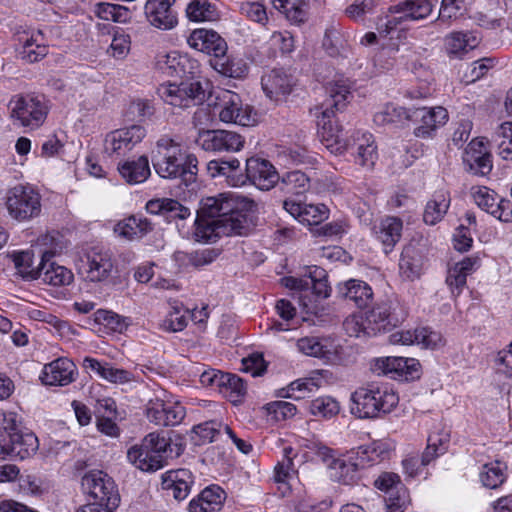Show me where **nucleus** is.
Segmentation results:
<instances>
[{"label": "nucleus", "mask_w": 512, "mask_h": 512, "mask_svg": "<svg viewBox=\"0 0 512 512\" xmlns=\"http://www.w3.org/2000/svg\"><path fill=\"white\" fill-rule=\"evenodd\" d=\"M208 174L212 178L222 177L225 182L232 187L244 186L243 172L240 169V162L238 159L225 160H211L207 164Z\"/></svg>", "instance_id": "473e14b6"}, {"label": "nucleus", "mask_w": 512, "mask_h": 512, "mask_svg": "<svg viewBox=\"0 0 512 512\" xmlns=\"http://www.w3.org/2000/svg\"><path fill=\"white\" fill-rule=\"evenodd\" d=\"M338 402L331 397H319L309 403V411L313 416L328 418L339 412Z\"/></svg>", "instance_id": "13d9d810"}, {"label": "nucleus", "mask_w": 512, "mask_h": 512, "mask_svg": "<svg viewBox=\"0 0 512 512\" xmlns=\"http://www.w3.org/2000/svg\"><path fill=\"white\" fill-rule=\"evenodd\" d=\"M187 313L189 311L184 309L182 304L175 303L163 320V329L169 332L182 331L187 326Z\"/></svg>", "instance_id": "5fc2aeb1"}, {"label": "nucleus", "mask_w": 512, "mask_h": 512, "mask_svg": "<svg viewBox=\"0 0 512 512\" xmlns=\"http://www.w3.org/2000/svg\"><path fill=\"white\" fill-rule=\"evenodd\" d=\"M244 185L247 182L260 190H270L279 181L280 176L272 163L264 158L250 157L246 160Z\"/></svg>", "instance_id": "dca6fc26"}, {"label": "nucleus", "mask_w": 512, "mask_h": 512, "mask_svg": "<svg viewBox=\"0 0 512 512\" xmlns=\"http://www.w3.org/2000/svg\"><path fill=\"white\" fill-rule=\"evenodd\" d=\"M449 208V200L444 193H437L433 199L427 202L423 220L426 224L435 225L446 214Z\"/></svg>", "instance_id": "c03bdc74"}, {"label": "nucleus", "mask_w": 512, "mask_h": 512, "mask_svg": "<svg viewBox=\"0 0 512 512\" xmlns=\"http://www.w3.org/2000/svg\"><path fill=\"white\" fill-rule=\"evenodd\" d=\"M10 115L14 125L34 130L44 123L47 107L38 97L16 96L10 101Z\"/></svg>", "instance_id": "1a4fd4ad"}, {"label": "nucleus", "mask_w": 512, "mask_h": 512, "mask_svg": "<svg viewBox=\"0 0 512 512\" xmlns=\"http://www.w3.org/2000/svg\"><path fill=\"white\" fill-rule=\"evenodd\" d=\"M6 207L17 221H27L41 212V196L32 187L17 185L7 192Z\"/></svg>", "instance_id": "6e6552de"}, {"label": "nucleus", "mask_w": 512, "mask_h": 512, "mask_svg": "<svg viewBox=\"0 0 512 512\" xmlns=\"http://www.w3.org/2000/svg\"><path fill=\"white\" fill-rule=\"evenodd\" d=\"M348 142H350L348 149L355 150L353 152L355 163L367 169L373 168L378 158L373 135L368 132L356 131Z\"/></svg>", "instance_id": "412c9836"}, {"label": "nucleus", "mask_w": 512, "mask_h": 512, "mask_svg": "<svg viewBox=\"0 0 512 512\" xmlns=\"http://www.w3.org/2000/svg\"><path fill=\"white\" fill-rule=\"evenodd\" d=\"M317 385L312 379H298L290 383L287 388L283 389V397L300 400L308 397Z\"/></svg>", "instance_id": "052dcab7"}, {"label": "nucleus", "mask_w": 512, "mask_h": 512, "mask_svg": "<svg viewBox=\"0 0 512 512\" xmlns=\"http://www.w3.org/2000/svg\"><path fill=\"white\" fill-rule=\"evenodd\" d=\"M402 229V220L393 216L385 217L378 224L374 225V234L383 245L386 254L399 242Z\"/></svg>", "instance_id": "72a5a7b5"}, {"label": "nucleus", "mask_w": 512, "mask_h": 512, "mask_svg": "<svg viewBox=\"0 0 512 512\" xmlns=\"http://www.w3.org/2000/svg\"><path fill=\"white\" fill-rule=\"evenodd\" d=\"M186 14L194 22L214 21L218 18L215 6L208 0H192L186 8Z\"/></svg>", "instance_id": "a18cd8bd"}, {"label": "nucleus", "mask_w": 512, "mask_h": 512, "mask_svg": "<svg viewBox=\"0 0 512 512\" xmlns=\"http://www.w3.org/2000/svg\"><path fill=\"white\" fill-rule=\"evenodd\" d=\"M53 256V253L50 251H45L42 254L38 279L54 286L69 285L73 281V273L66 267L51 262Z\"/></svg>", "instance_id": "cd10ccee"}, {"label": "nucleus", "mask_w": 512, "mask_h": 512, "mask_svg": "<svg viewBox=\"0 0 512 512\" xmlns=\"http://www.w3.org/2000/svg\"><path fill=\"white\" fill-rule=\"evenodd\" d=\"M297 348L305 355L325 358L331 354V344L327 339L303 337L297 341Z\"/></svg>", "instance_id": "49530a36"}, {"label": "nucleus", "mask_w": 512, "mask_h": 512, "mask_svg": "<svg viewBox=\"0 0 512 512\" xmlns=\"http://www.w3.org/2000/svg\"><path fill=\"white\" fill-rule=\"evenodd\" d=\"M81 485L93 500L118 508L120 495L117 486L105 472L100 470L87 472L82 477Z\"/></svg>", "instance_id": "9b49d317"}, {"label": "nucleus", "mask_w": 512, "mask_h": 512, "mask_svg": "<svg viewBox=\"0 0 512 512\" xmlns=\"http://www.w3.org/2000/svg\"><path fill=\"white\" fill-rule=\"evenodd\" d=\"M388 302L377 304L366 315L368 336L388 331L403 320L399 317Z\"/></svg>", "instance_id": "4be33fe9"}, {"label": "nucleus", "mask_w": 512, "mask_h": 512, "mask_svg": "<svg viewBox=\"0 0 512 512\" xmlns=\"http://www.w3.org/2000/svg\"><path fill=\"white\" fill-rule=\"evenodd\" d=\"M158 93L164 102L179 108L202 105L207 97V89L202 82L191 79L181 81L179 84L162 85Z\"/></svg>", "instance_id": "0eeeda50"}, {"label": "nucleus", "mask_w": 512, "mask_h": 512, "mask_svg": "<svg viewBox=\"0 0 512 512\" xmlns=\"http://www.w3.org/2000/svg\"><path fill=\"white\" fill-rule=\"evenodd\" d=\"M119 173L129 184H139L150 176L149 160L147 156H140L137 160L125 161L118 166Z\"/></svg>", "instance_id": "c9c22d12"}, {"label": "nucleus", "mask_w": 512, "mask_h": 512, "mask_svg": "<svg viewBox=\"0 0 512 512\" xmlns=\"http://www.w3.org/2000/svg\"><path fill=\"white\" fill-rule=\"evenodd\" d=\"M396 488L385 496L387 512H404L410 502L409 493L404 485H398Z\"/></svg>", "instance_id": "bf43d9fd"}, {"label": "nucleus", "mask_w": 512, "mask_h": 512, "mask_svg": "<svg viewBox=\"0 0 512 512\" xmlns=\"http://www.w3.org/2000/svg\"><path fill=\"white\" fill-rule=\"evenodd\" d=\"M152 165L161 178H181L185 183L194 181L198 171L196 156L187 153L180 141L169 135H162L156 141Z\"/></svg>", "instance_id": "f03ea898"}, {"label": "nucleus", "mask_w": 512, "mask_h": 512, "mask_svg": "<svg viewBox=\"0 0 512 512\" xmlns=\"http://www.w3.org/2000/svg\"><path fill=\"white\" fill-rule=\"evenodd\" d=\"M76 366L68 358H58L43 368L40 379L44 385L66 386L74 381Z\"/></svg>", "instance_id": "5701e85b"}, {"label": "nucleus", "mask_w": 512, "mask_h": 512, "mask_svg": "<svg viewBox=\"0 0 512 512\" xmlns=\"http://www.w3.org/2000/svg\"><path fill=\"white\" fill-rule=\"evenodd\" d=\"M193 484L194 476L187 469L171 470L162 475V489L177 501L187 498Z\"/></svg>", "instance_id": "a878e982"}, {"label": "nucleus", "mask_w": 512, "mask_h": 512, "mask_svg": "<svg viewBox=\"0 0 512 512\" xmlns=\"http://www.w3.org/2000/svg\"><path fill=\"white\" fill-rule=\"evenodd\" d=\"M268 411L274 415L277 421H280L293 417L297 412V408L294 404L287 401H275L269 404Z\"/></svg>", "instance_id": "69168bd1"}, {"label": "nucleus", "mask_w": 512, "mask_h": 512, "mask_svg": "<svg viewBox=\"0 0 512 512\" xmlns=\"http://www.w3.org/2000/svg\"><path fill=\"white\" fill-rule=\"evenodd\" d=\"M344 330L350 337L368 336L366 320L362 316L351 315L343 323Z\"/></svg>", "instance_id": "338daca9"}, {"label": "nucleus", "mask_w": 512, "mask_h": 512, "mask_svg": "<svg viewBox=\"0 0 512 512\" xmlns=\"http://www.w3.org/2000/svg\"><path fill=\"white\" fill-rule=\"evenodd\" d=\"M413 120L412 109H407L394 104L385 105L374 115L377 125L401 124Z\"/></svg>", "instance_id": "ea45409f"}, {"label": "nucleus", "mask_w": 512, "mask_h": 512, "mask_svg": "<svg viewBox=\"0 0 512 512\" xmlns=\"http://www.w3.org/2000/svg\"><path fill=\"white\" fill-rule=\"evenodd\" d=\"M179 454V447L172 445L168 432L161 431L149 433L140 445L129 448L127 459L136 468L150 472L161 469L169 458Z\"/></svg>", "instance_id": "20e7f679"}, {"label": "nucleus", "mask_w": 512, "mask_h": 512, "mask_svg": "<svg viewBox=\"0 0 512 512\" xmlns=\"http://www.w3.org/2000/svg\"><path fill=\"white\" fill-rule=\"evenodd\" d=\"M14 265L23 278L38 279L40 273V263L38 266H33V255L28 251H22L14 254Z\"/></svg>", "instance_id": "4d7b16f0"}, {"label": "nucleus", "mask_w": 512, "mask_h": 512, "mask_svg": "<svg viewBox=\"0 0 512 512\" xmlns=\"http://www.w3.org/2000/svg\"><path fill=\"white\" fill-rule=\"evenodd\" d=\"M506 468V464L499 460L484 464L480 472V481L483 486L489 489L499 487L506 479Z\"/></svg>", "instance_id": "79ce46f5"}, {"label": "nucleus", "mask_w": 512, "mask_h": 512, "mask_svg": "<svg viewBox=\"0 0 512 512\" xmlns=\"http://www.w3.org/2000/svg\"><path fill=\"white\" fill-rule=\"evenodd\" d=\"M112 256L108 251L92 249L82 259L80 272L91 282L105 281L113 270Z\"/></svg>", "instance_id": "a211bd4d"}, {"label": "nucleus", "mask_w": 512, "mask_h": 512, "mask_svg": "<svg viewBox=\"0 0 512 512\" xmlns=\"http://www.w3.org/2000/svg\"><path fill=\"white\" fill-rule=\"evenodd\" d=\"M390 455V447L387 442L384 441H374L369 445L361 446L356 450V456L359 457L360 460L364 461V466L368 462H379Z\"/></svg>", "instance_id": "8fccbe9b"}, {"label": "nucleus", "mask_w": 512, "mask_h": 512, "mask_svg": "<svg viewBox=\"0 0 512 512\" xmlns=\"http://www.w3.org/2000/svg\"><path fill=\"white\" fill-rule=\"evenodd\" d=\"M189 46L197 51L215 57L214 67L225 76L237 78L244 72L241 68H235L228 59L222 61L227 52L226 41L214 30L204 28L195 29L187 38Z\"/></svg>", "instance_id": "423d86ee"}, {"label": "nucleus", "mask_w": 512, "mask_h": 512, "mask_svg": "<svg viewBox=\"0 0 512 512\" xmlns=\"http://www.w3.org/2000/svg\"><path fill=\"white\" fill-rule=\"evenodd\" d=\"M145 136L146 130L140 125L116 129L106 135L104 151L109 156H124L139 144Z\"/></svg>", "instance_id": "ddd939ff"}, {"label": "nucleus", "mask_w": 512, "mask_h": 512, "mask_svg": "<svg viewBox=\"0 0 512 512\" xmlns=\"http://www.w3.org/2000/svg\"><path fill=\"white\" fill-rule=\"evenodd\" d=\"M351 401V413L365 419L390 413L397 406L399 397L388 384L370 383L358 388L351 395Z\"/></svg>", "instance_id": "39448f33"}, {"label": "nucleus", "mask_w": 512, "mask_h": 512, "mask_svg": "<svg viewBox=\"0 0 512 512\" xmlns=\"http://www.w3.org/2000/svg\"><path fill=\"white\" fill-rule=\"evenodd\" d=\"M432 12L429 0H405L389 8V13H402L404 20H421Z\"/></svg>", "instance_id": "e433bc0d"}, {"label": "nucleus", "mask_w": 512, "mask_h": 512, "mask_svg": "<svg viewBox=\"0 0 512 512\" xmlns=\"http://www.w3.org/2000/svg\"><path fill=\"white\" fill-rule=\"evenodd\" d=\"M468 170L475 175L485 176L492 170V155L483 141L473 139L467 146L463 157Z\"/></svg>", "instance_id": "b1692460"}, {"label": "nucleus", "mask_w": 512, "mask_h": 512, "mask_svg": "<svg viewBox=\"0 0 512 512\" xmlns=\"http://www.w3.org/2000/svg\"><path fill=\"white\" fill-rule=\"evenodd\" d=\"M175 0H148L145 14L150 24L161 30H170L177 24L176 13L172 9Z\"/></svg>", "instance_id": "393cba45"}, {"label": "nucleus", "mask_w": 512, "mask_h": 512, "mask_svg": "<svg viewBox=\"0 0 512 512\" xmlns=\"http://www.w3.org/2000/svg\"><path fill=\"white\" fill-rule=\"evenodd\" d=\"M38 448V438L32 432L22 431L10 435L7 431L0 430V458L10 456L23 460L35 454Z\"/></svg>", "instance_id": "4468645a"}, {"label": "nucleus", "mask_w": 512, "mask_h": 512, "mask_svg": "<svg viewBox=\"0 0 512 512\" xmlns=\"http://www.w3.org/2000/svg\"><path fill=\"white\" fill-rule=\"evenodd\" d=\"M261 85L267 97L278 101L281 97L290 94L294 86V80L284 70L272 69L262 76Z\"/></svg>", "instance_id": "bb28decb"}, {"label": "nucleus", "mask_w": 512, "mask_h": 512, "mask_svg": "<svg viewBox=\"0 0 512 512\" xmlns=\"http://www.w3.org/2000/svg\"><path fill=\"white\" fill-rule=\"evenodd\" d=\"M158 67L163 74L169 77L189 78L194 74L196 62L191 61L186 55L178 52H170L159 58Z\"/></svg>", "instance_id": "7c9ffc66"}, {"label": "nucleus", "mask_w": 512, "mask_h": 512, "mask_svg": "<svg viewBox=\"0 0 512 512\" xmlns=\"http://www.w3.org/2000/svg\"><path fill=\"white\" fill-rule=\"evenodd\" d=\"M412 115V121L419 120L420 122L414 129V135L422 139L433 138L437 129L448 121V112L442 106L416 108L412 110Z\"/></svg>", "instance_id": "f3484780"}, {"label": "nucleus", "mask_w": 512, "mask_h": 512, "mask_svg": "<svg viewBox=\"0 0 512 512\" xmlns=\"http://www.w3.org/2000/svg\"><path fill=\"white\" fill-rule=\"evenodd\" d=\"M223 423L217 420H208L192 428V440L196 445H204L217 441L222 437Z\"/></svg>", "instance_id": "a19ab883"}, {"label": "nucleus", "mask_w": 512, "mask_h": 512, "mask_svg": "<svg viewBox=\"0 0 512 512\" xmlns=\"http://www.w3.org/2000/svg\"><path fill=\"white\" fill-rule=\"evenodd\" d=\"M364 467L363 459L356 456V451H351L348 455L332 459L328 463V468L332 471V476L343 484H351L357 478V472Z\"/></svg>", "instance_id": "c85d7f7f"}, {"label": "nucleus", "mask_w": 512, "mask_h": 512, "mask_svg": "<svg viewBox=\"0 0 512 512\" xmlns=\"http://www.w3.org/2000/svg\"><path fill=\"white\" fill-rule=\"evenodd\" d=\"M219 392L227 397L232 403H237L246 393V386L243 380L234 374L224 373Z\"/></svg>", "instance_id": "09e8293b"}, {"label": "nucleus", "mask_w": 512, "mask_h": 512, "mask_svg": "<svg viewBox=\"0 0 512 512\" xmlns=\"http://www.w3.org/2000/svg\"><path fill=\"white\" fill-rule=\"evenodd\" d=\"M422 259L416 254L414 249L406 248L400 258L399 268L401 273L410 280H414L421 275Z\"/></svg>", "instance_id": "3c124183"}, {"label": "nucleus", "mask_w": 512, "mask_h": 512, "mask_svg": "<svg viewBox=\"0 0 512 512\" xmlns=\"http://www.w3.org/2000/svg\"><path fill=\"white\" fill-rule=\"evenodd\" d=\"M326 271L319 266L307 267L308 290L312 289L318 297L327 298L330 295L331 288L327 283Z\"/></svg>", "instance_id": "de8ad7c7"}, {"label": "nucleus", "mask_w": 512, "mask_h": 512, "mask_svg": "<svg viewBox=\"0 0 512 512\" xmlns=\"http://www.w3.org/2000/svg\"><path fill=\"white\" fill-rule=\"evenodd\" d=\"M186 410L180 403L165 402L160 399L150 400L146 416L150 422L159 426H175L185 417Z\"/></svg>", "instance_id": "6ab92c4d"}, {"label": "nucleus", "mask_w": 512, "mask_h": 512, "mask_svg": "<svg viewBox=\"0 0 512 512\" xmlns=\"http://www.w3.org/2000/svg\"><path fill=\"white\" fill-rule=\"evenodd\" d=\"M226 499L225 491L218 485H210L193 498L188 506L189 512H219Z\"/></svg>", "instance_id": "c756f323"}, {"label": "nucleus", "mask_w": 512, "mask_h": 512, "mask_svg": "<svg viewBox=\"0 0 512 512\" xmlns=\"http://www.w3.org/2000/svg\"><path fill=\"white\" fill-rule=\"evenodd\" d=\"M471 0H442L438 19L441 21L457 18L469 6Z\"/></svg>", "instance_id": "0e129e2a"}, {"label": "nucleus", "mask_w": 512, "mask_h": 512, "mask_svg": "<svg viewBox=\"0 0 512 512\" xmlns=\"http://www.w3.org/2000/svg\"><path fill=\"white\" fill-rule=\"evenodd\" d=\"M146 209L150 214H159L166 219H186L190 216V209L180 202L170 198L153 199L147 202Z\"/></svg>", "instance_id": "f704fd0d"}, {"label": "nucleus", "mask_w": 512, "mask_h": 512, "mask_svg": "<svg viewBox=\"0 0 512 512\" xmlns=\"http://www.w3.org/2000/svg\"><path fill=\"white\" fill-rule=\"evenodd\" d=\"M257 204L235 193L202 199L195 220L197 240L215 242L221 236L247 235L256 225Z\"/></svg>", "instance_id": "f257e3e1"}, {"label": "nucleus", "mask_w": 512, "mask_h": 512, "mask_svg": "<svg viewBox=\"0 0 512 512\" xmlns=\"http://www.w3.org/2000/svg\"><path fill=\"white\" fill-rule=\"evenodd\" d=\"M240 11L251 21L265 25L268 15L264 4L258 0H246L241 3Z\"/></svg>", "instance_id": "e2e57ef3"}, {"label": "nucleus", "mask_w": 512, "mask_h": 512, "mask_svg": "<svg viewBox=\"0 0 512 512\" xmlns=\"http://www.w3.org/2000/svg\"><path fill=\"white\" fill-rule=\"evenodd\" d=\"M152 230L151 222L141 216H130L119 222L114 231L127 239L139 238Z\"/></svg>", "instance_id": "58836bf2"}, {"label": "nucleus", "mask_w": 512, "mask_h": 512, "mask_svg": "<svg viewBox=\"0 0 512 512\" xmlns=\"http://www.w3.org/2000/svg\"><path fill=\"white\" fill-rule=\"evenodd\" d=\"M195 143L208 152H237L244 146V138L228 130H200Z\"/></svg>", "instance_id": "f8f14e48"}, {"label": "nucleus", "mask_w": 512, "mask_h": 512, "mask_svg": "<svg viewBox=\"0 0 512 512\" xmlns=\"http://www.w3.org/2000/svg\"><path fill=\"white\" fill-rule=\"evenodd\" d=\"M326 91L329 99L323 104L321 115L318 116L317 126L321 143L332 154L340 155L344 153L350 142L343 139L342 130L333 123V118L337 111L343 110L350 96V91L345 84H330Z\"/></svg>", "instance_id": "7ed1b4c3"}, {"label": "nucleus", "mask_w": 512, "mask_h": 512, "mask_svg": "<svg viewBox=\"0 0 512 512\" xmlns=\"http://www.w3.org/2000/svg\"><path fill=\"white\" fill-rule=\"evenodd\" d=\"M15 41L17 56L27 63L38 62L48 54V47L43 43L40 31L18 32Z\"/></svg>", "instance_id": "aec40b11"}, {"label": "nucleus", "mask_w": 512, "mask_h": 512, "mask_svg": "<svg viewBox=\"0 0 512 512\" xmlns=\"http://www.w3.org/2000/svg\"><path fill=\"white\" fill-rule=\"evenodd\" d=\"M498 154L504 160H512V122L502 123L496 131Z\"/></svg>", "instance_id": "6e6d98bb"}, {"label": "nucleus", "mask_w": 512, "mask_h": 512, "mask_svg": "<svg viewBox=\"0 0 512 512\" xmlns=\"http://www.w3.org/2000/svg\"><path fill=\"white\" fill-rule=\"evenodd\" d=\"M479 37L473 33L453 32L446 38V49L450 54H460L474 49Z\"/></svg>", "instance_id": "37998d69"}, {"label": "nucleus", "mask_w": 512, "mask_h": 512, "mask_svg": "<svg viewBox=\"0 0 512 512\" xmlns=\"http://www.w3.org/2000/svg\"><path fill=\"white\" fill-rule=\"evenodd\" d=\"M417 345L425 349H438L444 346L445 341L440 332L434 331L429 327L416 328Z\"/></svg>", "instance_id": "680f3d73"}, {"label": "nucleus", "mask_w": 512, "mask_h": 512, "mask_svg": "<svg viewBox=\"0 0 512 512\" xmlns=\"http://www.w3.org/2000/svg\"><path fill=\"white\" fill-rule=\"evenodd\" d=\"M327 218V209L325 205H304L302 214V223L308 225L318 224Z\"/></svg>", "instance_id": "774afa93"}, {"label": "nucleus", "mask_w": 512, "mask_h": 512, "mask_svg": "<svg viewBox=\"0 0 512 512\" xmlns=\"http://www.w3.org/2000/svg\"><path fill=\"white\" fill-rule=\"evenodd\" d=\"M420 363L414 358L383 357L375 359L372 370L378 375H388L392 379L409 381L419 377Z\"/></svg>", "instance_id": "2eb2a0df"}, {"label": "nucleus", "mask_w": 512, "mask_h": 512, "mask_svg": "<svg viewBox=\"0 0 512 512\" xmlns=\"http://www.w3.org/2000/svg\"><path fill=\"white\" fill-rule=\"evenodd\" d=\"M471 195L480 209L493 216L494 207H496L499 199L498 194L494 190L486 186H476L471 188Z\"/></svg>", "instance_id": "864d4df0"}, {"label": "nucleus", "mask_w": 512, "mask_h": 512, "mask_svg": "<svg viewBox=\"0 0 512 512\" xmlns=\"http://www.w3.org/2000/svg\"><path fill=\"white\" fill-rule=\"evenodd\" d=\"M339 297L353 302L358 308L367 307L373 299L372 288L364 281L350 279L337 286Z\"/></svg>", "instance_id": "2f4dec72"}, {"label": "nucleus", "mask_w": 512, "mask_h": 512, "mask_svg": "<svg viewBox=\"0 0 512 512\" xmlns=\"http://www.w3.org/2000/svg\"><path fill=\"white\" fill-rule=\"evenodd\" d=\"M277 184L286 195H302L309 190L310 179L304 172L294 170L284 173Z\"/></svg>", "instance_id": "4c0bfd02"}, {"label": "nucleus", "mask_w": 512, "mask_h": 512, "mask_svg": "<svg viewBox=\"0 0 512 512\" xmlns=\"http://www.w3.org/2000/svg\"><path fill=\"white\" fill-rule=\"evenodd\" d=\"M94 12L100 19L116 23H125L130 18L128 8L118 4L98 3Z\"/></svg>", "instance_id": "603ef678"}, {"label": "nucleus", "mask_w": 512, "mask_h": 512, "mask_svg": "<svg viewBox=\"0 0 512 512\" xmlns=\"http://www.w3.org/2000/svg\"><path fill=\"white\" fill-rule=\"evenodd\" d=\"M219 101L218 115L224 123L251 126L256 122V114L248 104H243L240 96L229 90H222L216 97Z\"/></svg>", "instance_id": "9d476101"}]
</instances>
